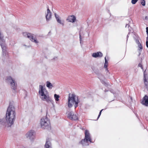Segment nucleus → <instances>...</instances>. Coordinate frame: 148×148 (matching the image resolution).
Listing matches in <instances>:
<instances>
[{
    "instance_id": "f704fd0d",
    "label": "nucleus",
    "mask_w": 148,
    "mask_h": 148,
    "mask_svg": "<svg viewBox=\"0 0 148 148\" xmlns=\"http://www.w3.org/2000/svg\"><path fill=\"white\" fill-rule=\"evenodd\" d=\"M146 70H145V71H144V72L145 71V72H146Z\"/></svg>"
},
{
    "instance_id": "4be33fe9",
    "label": "nucleus",
    "mask_w": 148,
    "mask_h": 148,
    "mask_svg": "<svg viewBox=\"0 0 148 148\" xmlns=\"http://www.w3.org/2000/svg\"><path fill=\"white\" fill-rule=\"evenodd\" d=\"M141 3L143 6H145V0H142Z\"/></svg>"
},
{
    "instance_id": "6ab92c4d",
    "label": "nucleus",
    "mask_w": 148,
    "mask_h": 148,
    "mask_svg": "<svg viewBox=\"0 0 148 148\" xmlns=\"http://www.w3.org/2000/svg\"><path fill=\"white\" fill-rule=\"evenodd\" d=\"M54 97L56 101H58L59 100V98L60 97V96L56 94H55L54 95Z\"/></svg>"
},
{
    "instance_id": "c85d7f7f",
    "label": "nucleus",
    "mask_w": 148,
    "mask_h": 148,
    "mask_svg": "<svg viewBox=\"0 0 148 148\" xmlns=\"http://www.w3.org/2000/svg\"><path fill=\"white\" fill-rule=\"evenodd\" d=\"M136 43L138 45L139 44H140V43L139 42V41L138 40H136Z\"/></svg>"
},
{
    "instance_id": "1a4fd4ad",
    "label": "nucleus",
    "mask_w": 148,
    "mask_h": 148,
    "mask_svg": "<svg viewBox=\"0 0 148 148\" xmlns=\"http://www.w3.org/2000/svg\"><path fill=\"white\" fill-rule=\"evenodd\" d=\"M34 131L30 130L26 133V136L27 138H29L31 141H32L34 138Z\"/></svg>"
},
{
    "instance_id": "ddd939ff",
    "label": "nucleus",
    "mask_w": 148,
    "mask_h": 148,
    "mask_svg": "<svg viewBox=\"0 0 148 148\" xmlns=\"http://www.w3.org/2000/svg\"><path fill=\"white\" fill-rule=\"evenodd\" d=\"M141 103L146 106H148V97L147 95H145Z\"/></svg>"
},
{
    "instance_id": "cd10ccee",
    "label": "nucleus",
    "mask_w": 148,
    "mask_h": 148,
    "mask_svg": "<svg viewBox=\"0 0 148 148\" xmlns=\"http://www.w3.org/2000/svg\"><path fill=\"white\" fill-rule=\"evenodd\" d=\"M79 36L80 41V42L81 43V41L82 40V38H81V36L80 33L79 34Z\"/></svg>"
},
{
    "instance_id": "f8f14e48",
    "label": "nucleus",
    "mask_w": 148,
    "mask_h": 148,
    "mask_svg": "<svg viewBox=\"0 0 148 148\" xmlns=\"http://www.w3.org/2000/svg\"><path fill=\"white\" fill-rule=\"evenodd\" d=\"M75 20L76 17L73 15L69 16L66 19L67 21L72 23L74 22L75 21Z\"/></svg>"
},
{
    "instance_id": "412c9836",
    "label": "nucleus",
    "mask_w": 148,
    "mask_h": 148,
    "mask_svg": "<svg viewBox=\"0 0 148 148\" xmlns=\"http://www.w3.org/2000/svg\"><path fill=\"white\" fill-rule=\"evenodd\" d=\"M138 49L140 51V50H142L143 49V47L141 44L140 43L138 45Z\"/></svg>"
},
{
    "instance_id": "6e6552de",
    "label": "nucleus",
    "mask_w": 148,
    "mask_h": 148,
    "mask_svg": "<svg viewBox=\"0 0 148 148\" xmlns=\"http://www.w3.org/2000/svg\"><path fill=\"white\" fill-rule=\"evenodd\" d=\"M23 34L24 36H27L32 41L36 43H38V42L36 39L34 38V34L27 32H23Z\"/></svg>"
},
{
    "instance_id": "a211bd4d",
    "label": "nucleus",
    "mask_w": 148,
    "mask_h": 148,
    "mask_svg": "<svg viewBox=\"0 0 148 148\" xmlns=\"http://www.w3.org/2000/svg\"><path fill=\"white\" fill-rule=\"evenodd\" d=\"M46 86L49 88L51 89L53 87L52 84L49 82L47 81L46 82Z\"/></svg>"
},
{
    "instance_id": "c756f323",
    "label": "nucleus",
    "mask_w": 148,
    "mask_h": 148,
    "mask_svg": "<svg viewBox=\"0 0 148 148\" xmlns=\"http://www.w3.org/2000/svg\"><path fill=\"white\" fill-rule=\"evenodd\" d=\"M129 27H130V25H129L127 24L125 26V27H128V28H129V30H130V29L129 28Z\"/></svg>"
},
{
    "instance_id": "e433bc0d",
    "label": "nucleus",
    "mask_w": 148,
    "mask_h": 148,
    "mask_svg": "<svg viewBox=\"0 0 148 148\" xmlns=\"http://www.w3.org/2000/svg\"><path fill=\"white\" fill-rule=\"evenodd\" d=\"M147 35L148 36L147 37H148V34H147Z\"/></svg>"
},
{
    "instance_id": "0eeeda50",
    "label": "nucleus",
    "mask_w": 148,
    "mask_h": 148,
    "mask_svg": "<svg viewBox=\"0 0 148 148\" xmlns=\"http://www.w3.org/2000/svg\"><path fill=\"white\" fill-rule=\"evenodd\" d=\"M40 124L41 127L42 129H47L50 126L49 120L47 116L43 117L41 119Z\"/></svg>"
},
{
    "instance_id": "72a5a7b5",
    "label": "nucleus",
    "mask_w": 148,
    "mask_h": 148,
    "mask_svg": "<svg viewBox=\"0 0 148 148\" xmlns=\"http://www.w3.org/2000/svg\"><path fill=\"white\" fill-rule=\"evenodd\" d=\"M136 116L138 117V118L139 119V118L138 117V114H136Z\"/></svg>"
},
{
    "instance_id": "f03ea898",
    "label": "nucleus",
    "mask_w": 148,
    "mask_h": 148,
    "mask_svg": "<svg viewBox=\"0 0 148 148\" xmlns=\"http://www.w3.org/2000/svg\"><path fill=\"white\" fill-rule=\"evenodd\" d=\"M85 137L84 139L82 140L79 142V144L82 147H85L88 146L90 143H93L92 141L91 136L88 130H86L85 132Z\"/></svg>"
},
{
    "instance_id": "20e7f679",
    "label": "nucleus",
    "mask_w": 148,
    "mask_h": 148,
    "mask_svg": "<svg viewBox=\"0 0 148 148\" xmlns=\"http://www.w3.org/2000/svg\"><path fill=\"white\" fill-rule=\"evenodd\" d=\"M46 89L43 88L42 86L40 85L39 86V94L42 100L46 101L48 103H52L53 101L48 95L44 93V91Z\"/></svg>"
},
{
    "instance_id": "4468645a",
    "label": "nucleus",
    "mask_w": 148,
    "mask_h": 148,
    "mask_svg": "<svg viewBox=\"0 0 148 148\" xmlns=\"http://www.w3.org/2000/svg\"><path fill=\"white\" fill-rule=\"evenodd\" d=\"M47 14L46 16V21H49L51 18V13L48 7L47 8Z\"/></svg>"
},
{
    "instance_id": "c9c22d12",
    "label": "nucleus",
    "mask_w": 148,
    "mask_h": 148,
    "mask_svg": "<svg viewBox=\"0 0 148 148\" xmlns=\"http://www.w3.org/2000/svg\"><path fill=\"white\" fill-rule=\"evenodd\" d=\"M147 18V16H146V17H145V18H146V19Z\"/></svg>"
},
{
    "instance_id": "bb28decb",
    "label": "nucleus",
    "mask_w": 148,
    "mask_h": 148,
    "mask_svg": "<svg viewBox=\"0 0 148 148\" xmlns=\"http://www.w3.org/2000/svg\"><path fill=\"white\" fill-rule=\"evenodd\" d=\"M138 66H139L140 67H141V68L143 69V66L142 65L140 64L139 63L138 65Z\"/></svg>"
},
{
    "instance_id": "473e14b6",
    "label": "nucleus",
    "mask_w": 148,
    "mask_h": 148,
    "mask_svg": "<svg viewBox=\"0 0 148 148\" xmlns=\"http://www.w3.org/2000/svg\"><path fill=\"white\" fill-rule=\"evenodd\" d=\"M108 91V90H106V89H105V90H104V91L105 92H106Z\"/></svg>"
},
{
    "instance_id": "b1692460",
    "label": "nucleus",
    "mask_w": 148,
    "mask_h": 148,
    "mask_svg": "<svg viewBox=\"0 0 148 148\" xmlns=\"http://www.w3.org/2000/svg\"><path fill=\"white\" fill-rule=\"evenodd\" d=\"M103 110V109H102L100 111V112L99 113V114L98 116L97 120H98V119L99 118V117L101 114V112H102V111Z\"/></svg>"
},
{
    "instance_id": "a878e982",
    "label": "nucleus",
    "mask_w": 148,
    "mask_h": 148,
    "mask_svg": "<svg viewBox=\"0 0 148 148\" xmlns=\"http://www.w3.org/2000/svg\"><path fill=\"white\" fill-rule=\"evenodd\" d=\"M146 45L147 47L148 48V37L146 38Z\"/></svg>"
},
{
    "instance_id": "7ed1b4c3",
    "label": "nucleus",
    "mask_w": 148,
    "mask_h": 148,
    "mask_svg": "<svg viewBox=\"0 0 148 148\" xmlns=\"http://www.w3.org/2000/svg\"><path fill=\"white\" fill-rule=\"evenodd\" d=\"M78 97L75 94H70L69 95L67 105L69 108H71L73 106V104L75 103V108L78 106V103L79 102Z\"/></svg>"
},
{
    "instance_id": "2f4dec72",
    "label": "nucleus",
    "mask_w": 148,
    "mask_h": 148,
    "mask_svg": "<svg viewBox=\"0 0 148 148\" xmlns=\"http://www.w3.org/2000/svg\"><path fill=\"white\" fill-rule=\"evenodd\" d=\"M129 33L128 34V35H127V39H128V38L129 37Z\"/></svg>"
},
{
    "instance_id": "aec40b11",
    "label": "nucleus",
    "mask_w": 148,
    "mask_h": 148,
    "mask_svg": "<svg viewBox=\"0 0 148 148\" xmlns=\"http://www.w3.org/2000/svg\"><path fill=\"white\" fill-rule=\"evenodd\" d=\"M105 63L104 64V67L105 68H107L108 65V61L106 59V57L105 58Z\"/></svg>"
},
{
    "instance_id": "39448f33",
    "label": "nucleus",
    "mask_w": 148,
    "mask_h": 148,
    "mask_svg": "<svg viewBox=\"0 0 148 148\" xmlns=\"http://www.w3.org/2000/svg\"><path fill=\"white\" fill-rule=\"evenodd\" d=\"M4 36L2 33L0 29V45L1 47L2 51V54L3 56H6L8 53L6 50V45Z\"/></svg>"
},
{
    "instance_id": "dca6fc26",
    "label": "nucleus",
    "mask_w": 148,
    "mask_h": 148,
    "mask_svg": "<svg viewBox=\"0 0 148 148\" xmlns=\"http://www.w3.org/2000/svg\"><path fill=\"white\" fill-rule=\"evenodd\" d=\"M147 74H145V71L144 72V82L145 86L148 85V79L147 77Z\"/></svg>"
},
{
    "instance_id": "f3484780",
    "label": "nucleus",
    "mask_w": 148,
    "mask_h": 148,
    "mask_svg": "<svg viewBox=\"0 0 148 148\" xmlns=\"http://www.w3.org/2000/svg\"><path fill=\"white\" fill-rule=\"evenodd\" d=\"M45 148H52L50 141L49 140L47 139L45 145Z\"/></svg>"
},
{
    "instance_id": "9b49d317",
    "label": "nucleus",
    "mask_w": 148,
    "mask_h": 148,
    "mask_svg": "<svg viewBox=\"0 0 148 148\" xmlns=\"http://www.w3.org/2000/svg\"><path fill=\"white\" fill-rule=\"evenodd\" d=\"M54 16L57 22L62 26H64V21H61V18L56 13L54 14Z\"/></svg>"
},
{
    "instance_id": "393cba45",
    "label": "nucleus",
    "mask_w": 148,
    "mask_h": 148,
    "mask_svg": "<svg viewBox=\"0 0 148 148\" xmlns=\"http://www.w3.org/2000/svg\"><path fill=\"white\" fill-rule=\"evenodd\" d=\"M101 82L103 84H104V85L106 86H107V84L103 80H101Z\"/></svg>"
},
{
    "instance_id": "423d86ee",
    "label": "nucleus",
    "mask_w": 148,
    "mask_h": 148,
    "mask_svg": "<svg viewBox=\"0 0 148 148\" xmlns=\"http://www.w3.org/2000/svg\"><path fill=\"white\" fill-rule=\"evenodd\" d=\"M6 81L10 85L11 88L14 91H15L17 88V84L15 79L11 76H8L6 77Z\"/></svg>"
},
{
    "instance_id": "7c9ffc66",
    "label": "nucleus",
    "mask_w": 148,
    "mask_h": 148,
    "mask_svg": "<svg viewBox=\"0 0 148 148\" xmlns=\"http://www.w3.org/2000/svg\"><path fill=\"white\" fill-rule=\"evenodd\" d=\"M146 29L147 34H148V27H147L146 28Z\"/></svg>"
},
{
    "instance_id": "2eb2a0df",
    "label": "nucleus",
    "mask_w": 148,
    "mask_h": 148,
    "mask_svg": "<svg viewBox=\"0 0 148 148\" xmlns=\"http://www.w3.org/2000/svg\"><path fill=\"white\" fill-rule=\"evenodd\" d=\"M103 56L102 53L100 52L94 53L92 54V56L94 58L101 57Z\"/></svg>"
},
{
    "instance_id": "5701e85b",
    "label": "nucleus",
    "mask_w": 148,
    "mask_h": 148,
    "mask_svg": "<svg viewBox=\"0 0 148 148\" xmlns=\"http://www.w3.org/2000/svg\"><path fill=\"white\" fill-rule=\"evenodd\" d=\"M138 0H132L131 2L132 4H135Z\"/></svg>"
},
{
    "instance_id": "f257e3e1",
    "label": "nucleus",
    "mask_w": 148,
    "mask_h": 148,
    "mask_svg": "<svg viewBox=\"0 0 148 148\" xmlns=\"http://www.w3.org/2000/svg\"><path fill=\"white\" fill-rule=\"evenodd\" d=\"M16 112L14 106L10 105L8 107L6 114V121L0 119V123L5 127H10L14 123L15 120Z\"/></svg>"
},
{
    "instance_id": "9d476101",
    "label": "nucleus",
    "mask_w": 148,
    "mask_h": 148,
    "mask_svg": "<svg viewBox=\"0 0 148 148\" xmlns=\"http://www.w3.org/2000/svg\"><path fill=\"white\" fill-rule=\"evenodd\" d=\"M67 117L70 119L72 120H76L78 119V118L76 114H75L73 112H70L68 114Z\"/></svg>"
}]
</instances>
